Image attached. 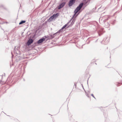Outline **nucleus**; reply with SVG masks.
<instances>
[{"instance_id":"nucleus-1","label":"nucleus","mask_w":122,"mask_h":122,"mask_svg":"<svg viewBox=\"0 0 122 122\" xmlns=\"http://www.w3.org/2000/svg\"><path fill=\"white\" fill-rule=\"evenodd\" d=\"M83 5V3H82L81 4L79 5L75 9L74 13H75V15L76 13L82 7Z\"/></svg>"},{"instance_id":"nucleus-2","label":"nucleus","mask_w":122,"mask_h":122,"mask_svg":"<svg viewBox=\"0 0 122 122\" xmlns=\"http://www.w3.org/2000/svg\"><path fill=\"white\" fill-rule=\"evenodd\" d=\"M59 15V14L58 13H56V14H54L52 16H51L49 18L48 20V21L49 22H51V21L52 19L54 18V19L56 18Z\"/></svg>"},{"instance_id":"nucleus-3","label":"nucleus","mask_w":122,"mask_h":122,"mask_svg":"<svg viewBox=\"0 0 122 122\" xmlns=\"http://www.w3.org/2000/svg\"><path fill=\"white\" fill-rule=\"evenodd\" d=\"M76 0H70V1L68 5L69 6H71L75 1Z\"/></svg>"},{"instance_id":"nucleus-4","label":"nucleus","mask_w":122,"mask_h":122,"mask_svg":"<svg viewBox=\"0 0 122 122\" xmlns=\"http://www.w3.org/2000/svg\"><path fill=\"white\" fill-rule=\"evenodd\" d=\"M65 4V3H62L60 4L58 7V9H60L62 8L64 5Z\"/></svg>"},{"instance_id":"nucleus-5","label":"nucleus","mask_w":122,"mask_h":122,"mask_svg":"<svg viewBox=\"0 0 122 122\" xmlns=\"http://www.w3.org/2000/svg\"><path fill=\"white\" fill-rule=\"evenodd\" d=\"M45 38H42L41 39H40L37 41V43L38 44H40V43H41L43 42L45 40Z\"/></svg>"},{"instance_id":"nucleus-6","label":"nucleus","mask_w":122,"mask_h":122,"mask_svg":"<svg viewBox=\"0 0 122 122\" xmlns=\"http://www.w3.org/2000/svg\"><path fill=\"white\" fill-rule=\"evenodd\" d=\"M33 41L32 39H29L27 42V45L28 46H29L33 42Z\"/></svg>"},{"instance_id":"nucleus-7","label":"nucleus","mask_w":122,"mask_h":122,"mask_svg":"<svg viewBox=\"0 0 122 122\" xmlns=\"http://www.w3.org/2000/svg\"><path fill=\"white\" fill-rule=\"evenodd\" d=\"M26 21H22L19 23V25H21L23 23H25Z\"/></svg>"},{"instance_id":"nucleus-8","label":"nucleus","mask_w":122,"mask_h":122,"mask_svg":"<svg viewBox=\"0 0 122 122\" xmlns=\"http://www.w3.org/2000/svg\"><path fill=\"white\" fill-rule=\"evenodd\" d=\"M67 25L66 24L65 25H64V26H63V27L61 28V30H62L63 29H64V28H65L66 26Z\"/></svg>"},{"instance_id":"nucleus-9","label":"nucleus","mask_w":122,"mask_h":122,"mask_svg":"<svg viewBox=\"0 0 122 122\" xmlns=\"http://www.w3.org/2000/svg\"><path fill=\"white\" fill-rule=\"evenodd\" d=\"M91 95L93 97H94V98H95V97L93 95V94H92Z\"/></svg>"},{"instance_id":"nucleus-10","label":"nucleus","mask_w":122,"mask_h":122,"mask_svg":"<svg viewBox=\"0 0 122 122\" xmlns=\"http://www.w3.org/2000/svg\"><path fill=\"white\" fill-rule=\"evenodd\" d=\"M119 84H120V85H118H118H117V86H120V85H121V84H120V83H119Z\"/></svg>"},{"instance_id":"nucleus-11","label":"nucleus","mask_w":122,"mask_h":122,"mask_svg":"<svg viewBox=\"0 0 122 122\" xmlns=\"http://www.w3.org/2000/svg\"><path fill=\"white\" fill-rule=\"evenodd\" d=\"M84 0V1H85V0Z\"/></svg>"}]
</instances>
